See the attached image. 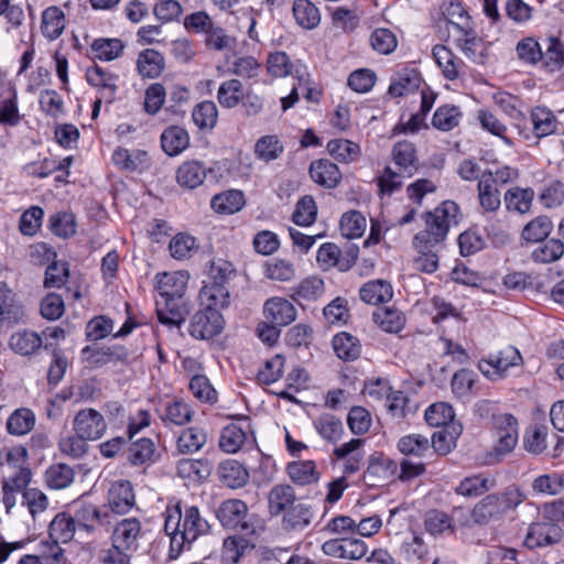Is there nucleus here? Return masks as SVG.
<instances>
[{
    "instance_id": "1",
    "label": "nucleus",
    "mask_w": 564,
    "mask_h": 564,
    "mask_svg": "<svg viewBox=\"0 0 564 564\" xmlns=\"http://www.w3.org/2000/svg\"><path fill=\"white\" fill-rule=\"evenodd\" d=\"M459 207L452 200H446L433 212L426 214L425 229L413 238V247L417 252L414 260L419 271L433 273L438 268L437 248L445 240L449 226L456 224Z\"/></svg>"
},
{
    "instance_id": "2",
    "label": "nucleus",
    "mask_w": 564,
    "mask_h": 564,
    "mask_svg": "<svg viewBox=\"0 0 564 564\" xmlns=\"http://www.w3.org/2000/svg\"><path fill=\"white\" fill-rule=\"evenodd\" d=\"M164 531L170 536L169 557L177 558L185 549L210 531L209 522L200 514L196 506L177 502L167 506L164 513Z\"/></svg>"
},
{
    "instance_id": "3",
    "label": "nucleus",
    "mask_w": 564,
    "mask_h": 564,
    "mask_svg": "<svg viewBox=\"0 0 564 564\" xmlns=\"http://www.w3.org/2000/svg\"><path fill=\"white\" fill-rule=\"evenodd\" d=\"M525 499L518 487H509L503 492L490 494L478 501L470 517L476 524H487L500 520L508 511L516 509Z\"/></svg>"
},
{
    "instance_id": "4",
    "label": "nucleus",
    "mask_w": 564,
    "mask_h": 564,
    "mask_svg": "<svg viewBox=\"0 0 564 564\" xmlns=\"http://www.w3.org/2000/svg\"><path fill=\"white\" fill-rule=\"evenodd\" d=\"M216 516L223 527L246 535L256 532L254 517L248 506L240 499H227L220 503Z\"/></svg>"
},
{
    "instance_id": "5",
    "label": "nucleus",
    "mask_w": 564,
    "mask_h": 564,
    "mask_svg": "<svg viewBox=\"0 0 564 564\" xmlns=\"http://www.w3.org/2000/svg\"><path fill=\"white\" fill-rule=\"evenodd\" d=\"M522 356L513 346H506L478 362L479 371L489 380L497 381L507 377L510 368L522 365Z\"/></svg>"
},
{
    "instance_id": "6",
    "label": "nucleus",
    "mask_w": 564,
    "mask_h": 564,
    "mask_svg": "<svg viewBox=\"0 0 564 564\" xmlns=\"http://www.w3.org/2000/svg\"><path fill=\"white\" fill-rule=\"evenodd\" d=\"M74 517L78 528L88 533L108 528L112 522V514L107 506H97L84 500L74 503Z\"/></svg>"
},
{
    "instance_id": "7",
    "label": "nucleus",
    "mask_w": 564,
    "mask_h": 564,
    "mask_svg": "<svg viewBox=\"0 0 564 564\" xmlns=\"http://www.w3.org/2000/svg\"><path fill=\"white\" fill-rule=\"evenodd\" d=\"M225 327L224 316L217 310L199 308L189 319L188 334L198 340L218 336Z\"/></svg>"
},
{
    "instance_id": "8",
    "label": "nucleus",
    "mask_w": 564,
    "mask_h": 564,
    "mask_svg": "<svg viewBox=\"0 0 564 564\" xmlns=\"http://www.w3.org/2000/svg\"><path fill=\"white\" fill-rule=\"evenodd\" d=\"M492 421L496 438L494 451L497 458H500L511 453L518 443V421L509 413L494 415Z\"/></svg>"
},
{
    "instance_id": "9",
    "label": "nucleus",
    "mask_w": 564,
    "mask_h": 564,
    "mask_svg": "<svg viewBox=\"0 0 564 564\" xmlns=\"http://www.w3.org/2000/svg\"><path fill=\"white\" fill-rule=\"evenodd\" d=\"M254 442L256 437L251 423L246 417L238 423H230L223 429L219 437V447L228 454H235L245 446H252Z\"/></svg>"
},
{
    "instance_id": "10",
    "label": "nucleus",
    "mask_w": 564,
    "mask_h": 564,
    "mask_svg": "<svg viewBox=\"0 0 564 564\" xmlns=\"http://www.w3.org/2000/svg\"><path fill=\"white\" fill-rule=\"evenodd\" d=\"M74 433L88 441H98L107 432V422L102 413L93 408L79 410L72 422Z\"/></svg>"
},
{
    "instance_id": "11",
    "label": "nucleus",
    "mask_w": 564,
    "mask_h": 564,
    "mask_svg": "<svg viewBox=\"0 0 564 564\" xmlns=\"http://www.w3.org/2000/svg\"><path fill=\"white\" fill-rule=\"evenodd\" d=\"M322 551L327 556L356 561L367 554L368 547L360 539L341 536L324 542Z\"/></svg>"
},
{
    "instance_id": "12",
    "label": "nucleus",
    "mask_w": 564,
    "mask_h": 564,
    "mask_svg": "<svg viewBox=\"0 0 564 564\" xmlns=\"http://www.w3.org/2000/svg\"><path fill=\"white\" fill-rule=\"evenodd\" d=\"M562 529L551 522H534L525 534L523 544L528 549L545 547L558 543L562 540Z\"/></svg>"
},
{
    "instance_id": "13",
    "label": "nucleus",
    "mask_w": 564,
    "mask_h": 564,
    "mask_svg": "<svg viewBox=\"0 0 564 564\" xmlns=\"http://www.w3.org/2000/svg\"><path fill=\"white\" fill-rule=\"evenodd\" d=\"M143 535L141 521L138 518H126L115 525L111 542L133 553Z\"/></svg>"
},
{
    "instance_id": "14",
    "label": "nucleus",
    "mask_w": 564,
    "mask_h": 564,
    "mask_svg": "<svg viewBox=\"0 0 564 564\" xmlns=\"http://www.w3.org/2000/svg\"><path fill=\"white\" fill-rule=\"evenodd\" d=\"M356 258L354 252L341 253L339 247L333 242L323 243L316 256L317 263L323 270L338 268L340 271H348L355 264Z\"/></svg>"
},
{
    "instance_id": "15",
    "label": "nucleus",
    "mask_w": 564,
    "mask_h": 564,
    "mask_svg": "<svg viewBox=\"0 0 564 564\" xmlns=\"http://www.w3.org/2000/svg\"><path fill=\"white\" fill-rule=\"evenodd\" d=\"M423 528L434 539L453 535L456 532L454 518L440 509H430L424 513Z\"/></svg>"
},
{
    "instance_id": "16",
    "label": "nucleus",
    "mask_w": 564,
    "mask_h": 564,
    "mask_svg": "<svg viewBox=\"0 0 564 564\" xmlns=\"http://www.w3.org/2000/svg\"><path fill=\"white\" fill-rule=\"evenodd\" d=\"M135 503L132 485L129 480L115 481L108 491V509L117 514L129 512Z\"/></svg>"
},
{
    "instance_id": "17",
    "label": "nucleus",
    "mask_w": 564,
    "mask_h": 564,
    "mask_svg": "<svg viewBox=\"0 0 564 564\" xmlns=\"http://www.w3.org/2000/svg\"><path fill=\"white\" fill-rule=\"evenodd\" d=\"M86 78L89 85L98 90L100 97L104 98L106 102L110 104L115 100L118 89L117 75L98 65H94L87 68Z\"/></svg>"
},
{
    "instance_id": "18",
    "label": "nucleus",
    "mask_w": 564,
    "mask_h": 564,
    "mask_svg": "<svg viewBox=\"0 0 564 564\" xmlns=\"http://www.w3.org/2000/svg\"><path fill=\"white\" fill-rule=\"evenodd\" d=\"M263 315L268 322L283 327L295 321L296 308L289 300L274 296L265 301Z\"/></svg>"
},
{
    "instance_id": "19",
    "label": "nucleus",
    "mask_w": 564,
    "mask_h": 564,
    "mask_svg": "<svg viewBox=\"0 0 564 564\" xmlns=\"http://www.w3.org/2000/svg\"><path fill=\"white\" fill-rule=\"evenodd\" d=\"M159 414L164 425L183 426L192 421L194 410L188 402L181 399H172L161 405Z\"/></svg>"
},
{
    "instance_id": "20",
    "label": "nucleus",
    "mask_w": 564,
    "mask_h": 564,
    "mask_svg": "<svg viewBox=\"0 0 564 564\" xmlns=\"http://www.w3.org/2000/svg\"><path fill=\"white\" fill-rule=\"evenodd\" d=\"M308 173L314 183L328 189L335 188L341 181L339 167L328 159L313 161Z\"/></svg>"
},
{
    "instance_id": "21",
    "label": "nucleus",
    "mask_w": 564,
    "mask_h": 564,
    "mask_svg": "<svg viewBox=\"0 0 564 564\" xmlns=\"http://www.w3.org/2000/svg\"><path fill=\"white\" fill-rule=\"evenodd\" d=\"M160 297H183L189 275L186 271L164 272L156 275Z\"/></svg>"
},
{
    "instance_id": "22",
    "label": "nucleus",
    "mask_w": 564,
    "mask_h": 564,
    "mask_svg": "<svg viewBox=\"0 0 564 564\" xmlns=\"http://www.w3.org/2000/svg\"><path fill=\"white\" fill-rule=\"evenodd\" d=\"M432 54L443 76L447 80H455L463 73L465 68L464 62L445 45H435Z\"/></svg>"
},
{
    "instance_id": "23",
    "label": "nucleus",
    "mask_w": 564,
    "mask_h": 564,
    "mask_svg": "<svg viewBox=\"0 0 564 564\" xmlns=\"http://www.w3.org/2000/svg\"><path fill=\"white\" fill-rule=\"evenodd\" d=\"M208 171L209 170L200 161H185L176 171V181L180 186L193 189L204 183Z\"/></svg>"
},
{
    "instance_id": "24",
    "label": "nucleus",
    "mask_w": 564,
    "mask_h": 564,
    "mask_svg": "<svg viewBox=\"0 0 564 564\" xmlns=\"http://www.w3.org/2000/svg\"><path fill=\"white\" fill-rule=\"evenodd\" d=\"M219 480L227 487L236 489L243 487L249 480V471L236 459H226L217 468Z\"/></svg>"
},
{
    "instance_id": "25",
    "label": "nucleus",
    "mask_w": 564,
    "mask_h": 564,
    "mask_svg": "<svg viewBox=\"0 0 564 564\" xmlns=\"http://www.w3.org/2000/svg\"><path fill=\"white\" fill-rule=\"evenodd\" d=\"M296 495L290 485H275L268 495L270 514L273 517L283 516L295 505Z\"/></svg>"
},
{
    "instance_id": "26",
    "label": "nucleus",
    "mask_w": 564,
    "mask_h": 564,
    "mask_svg": "<svg viewBox=\"0 0 564 564\" xmlns=\"http://www.w3.org/2000/svg\"><path fill=\"white\" fill-rule=\"evenodd\" d=\"M313 517L312 506L299 502L283 514L282 527L289 532H301L311 524Z\"/></svg>"
},
{
    "instance_id": "27",
    "label": "nucleus",
    "mask_w": 564,
    "mask_h": 564,
    "mask_svg": "<svg viewBox=\"0 0 564 564\" xmlns=\"http://www.w3.org/2000/svg\"><path fill=\"white\" fill-rule=\"evenodd\" d=\"M448 31L452 32L454 42L462 52L471 59L478 55V48L481 45L476 32L473 29H466L455 22L448 23Z\"/></svg>"
},
{
    "instance_id": "28",
    "label": "nucleus",
    "mask_w": 564,
    "mask_h": 564,
    "mask_svg": "<svg viewBox=\"0 0 564 564\" xmlns=\"http://www.w3.org/2000/svg\"><path fill=\"white\" fill-rule=\"evenodd\" d=\"M65 26V14L57 6H51L42 12L41 32L48 41L57 40L63 34Z\"/></svg>"
},
{
    "instance_id": "29",
    "label": "nucleus",
    "mask_w": 564,
    "mask_h": 564,
    "mask_svg": "<svg viewBox=\"0 0 564 564\" xmlns=\"http://www.w3.org/2000/svg\"><path fill=\"white\" fill-rule=\"evenodd\" d=\"M200 308L217 310L229 304V291L226 285L206 283L198 295Z\"/></svg>"
},
{
    "instance_id": "30",
    "label": "nucleus",
    "mask_w": 564,
    "mask_h": 564,
    "mask_svg": "<svg viewBox=\"0 0 564 564\" xmlns=\"http://www.w3.org/2000/svg\"><path fill=\"white\" fill-rule=\"evenodd\" d=\"M161 144L167 155H178L189 145L188 132L182 127L171 126L162 132Z\"/></svg>"
},
{
    "instance_id": "31",
    "label": "nucleus",
    "mask_w": 564,
    "mask_h": 564,
    "mask_svg": "<svg viewBox=\"0 0 564 564\" xmlns=\"http://www.w3.org/2000/svg\"><path fill=\"white\" fill-rule=\"evenodd\" d=\"M77 527L74 514L59 512L50 522L48 536L57 542L67 543L74 538Z\"/></svg>"
},
{
    "instance_id": "32",
    "label": "nucleus",
    "mask_w": 564,
    "mask_h": 564,
    "mask_svg": "<svg viewBox=\"0 0 564 564\" xmlns=\"http://www.w3.org/2000/svg\"><path fill=\"white\" fill-rule=\"evenodd\" d=\"M165 66L164 56L153 48H145L140 52L137 59L138 73L143 78H156L159 77Z\"/></svg>"
},
{
    "instance_id": "33",
    "label": "nucleus",
    "mask_w": 564,
    "mask_h": 564,
    "mask_svg": "<svg viewBox=\"0 0 564 564\" xmlns=\"http://www.w3.org/2000/svg\"><path fill=\"white\" fill-rule=\"evenodd\" d=\"M24 315L23 307L17 294L0 281V319L17 323Z\"/></svg>"
},
{
    "instance_id": "34",
    "label": "nucleus",
    "mask_w": 564,
    "mask_h": 564,
    "mask_svg": "<svg viewBox=\"0 0 564 564\" xmlns=\"http://www.w3.org/2000/svg\"><path fill=\"white\" fill-rule=\"evenodd\" d=\"M112 161L119 169L126 171H142L149 166V156L143 150L129 151L117 148L112 153Z\"/></svg>"
},
{
    "instance_id": "35",
    "label": "nucleus",
    "mask_w": 564,
    "mask_h": 564,
    "mask_svg": "<svg viewBox=\"0 0 564 564\" xmlns=\"http://www.w3.org/2000/svg\"><path fill=\"white\" fill-rule=\"evenodd\" d=\"M359 295L365 303L378 305L392 299L393 289L386 280H372L360 288Z\"/></svg>"
},
{
    "instance_id": "36",
    "label": "nucleus",
    "mask_w": 564,
    "mask_h": 564,
    "mask_svg": "<svg viewBox=\"0 0 564 564\" xmlns=\"http://www.w3.org/2000/svg\"><path fill=\"white\" fill-rule=\"evenodd\" d=\"M35 422L36 416L32 410L19 408L9 415L6 429L10 435L23 436L33 430Z\"/></svg>"
},
{
    "instance_id": "37",
    "label": "nucleus",
    "mask_w": 564,
    "mask_h": 564,
    "mask_svg": "<svg viewBox=\"0 0 564 564\" xmlns=\"http://www.w3.org/2000/svg\"><path fill=\"white\" fill-rule=\"evenodd\" d=\"M393 161L404 176H412L417 169V159L414 144L409 141H400L393 147Z\"/></svg>"
},
{
    "instance_id": "38",
    "label": "nucleus",
    "mask_w": 564,
    "mask_h": 564,
    "mask_svg": "<svg viewBox=\"0 0 564 564\" xmlns=\"http://www.w3.org/2000/svg\"><path fill=\"white\" fill-rule=\"evenodd\" d=\"M245 205L243 193L237 189L226 191L216 194L210 202L212 208L224 215H231L239 212Z\"/></svg>"
},
{
    "instance_id": "39",
    "label": "nucleus",
    "mask_w": 564,
    "mask_h": 564,
    "mask_svg": "<svg viewBox=\"0 0 564 564\" xmlns=\"http://www.w3.org/2000/svg\"><path fill=\"white\" fill-rule=\"evenodd\" d=\"M505 204L508 210L521 215L530 212L534 199V191L530 187H512L505 193Z\"/></svg>"
},
{
    "instance_id": "40",
    "label": "nucleus",
    "mask_w": 564,
    "mask_h": 564,
    "mask_svg": "<svg viewBox=\"0 0 564 564\" xmlns=\"http://www.w3.org/2000/svg\"><path fill=\"white\" fill-rule=\"evenodd\" d=\"M324 290V281L322 279L310 276L292 289L291 297L302 305L303 302H314L318 300L323 295Z\"/></svg>"
},
{
    "instance_id": "41",
    "label": "nucleus",
    "mask_w": 564,
    "mask_h": 564,
    "mask_svg": "<svg viewBox=\"0 0 564 564\" xmlns=\"http://www.w3.org/2000/svg\"><path fill=\"white\" fill-rule=\"evenodd\" d=\"M530 117L535 137L544 138L556 132L558 121L550 109L535 107L532 109Z\"/></svg>"
},
{
    "instance_id": "42",
    "label": "nucleus",
    "mask_w": 564,
    "mask_h": 564,
    "mask_svg": "<svg viewBox=\"0 0 564 564\" xmlns=\"http://www.w3.org/2000/svg\"><path fill=\"white\" fill-rule=\"evenodd\" d=\"M397 448L404 456L422 458L431 452V443L426 436L413 433L400 437Z\"/></svg>"
},
{
    "instance_id": "43",
    "label": "nucleus",
    "mask_w": 564,
    "mask_h": 564,
    "mask_svg": "<svg viewBox=\"0 0 564 564\" xmlns=\"http://www.w3.org/2000/svg\"><path fill=\"white\" fill-rule=\"evenodd\" d=\"M177 475L191 482H200L212 471L210 465L204 459H181L176 466Z\"/></svg>"
},
{
    "instance_id": "44",
    "label": "nucleus",
    "mask_w": 564,
    "mask_h": 564,
    "mask_svg": "<svg viewBox=\"0 0 564 564\" xmlns=\"http://www.w3.org/2000/svg\"><path fill=\"white\" fill-rule=\"evenodd\" d=\"M477 188L479 204L484 212L494 213L500 208V193L490 177L481 174Z\"/></svg>"
},
{
    "instance_id": "45",
    "label": "nucleus",
    "mask_w": 564,
    "mask_h": 564,
    "mask_svg": "<svg viewBox=\"0 0 564 564\" xmlns=\"http://www.w3.org/2000/svg\"><path fill=\"white\" fill-rule=\"evenodd\" d=\"M531 252V259L535 263H552L564 254V242L560 239L542 240Z\"/></svg>"
},
{
    "instance_id": "46",
    "label": "nucleus",
    "mask_w": 564,
    "mask_h": 564,
    "mask_svg": "<svg viewBox=\"0 0 564 564\" xmlns=\"http://www.w3.org/2000/svg\"><path fill=\"white\" fill-rule=\"evenodd\" d=\"M293 15L296 23L305 30H313L321 22L319 10L310 0H295Z\"/></svg>"
},
{
    "instance_id": "47",
    "label": "nucleus",
    "mask_w": 564,
    "mask_h": 564,
    "mask_svg": "<svg viewBox=\"0 0 564 564\" xmlns=\"http://www.w3.org/2000/svg\"><path fill=\"white\" fill-rule=\"evenodd\" d=\"M48 488L61 490L69 487L75 478L74 469L63 463L51 465L44 475Z\"/></svg>"
},
{
    "instance_id": "48",
    "label": "nucleus",
    "mask_w": 564,
    "mask_h": 564,
    "mask_svg": "<svg viewBox=\"0 0 564 564\" xmlns=\"http://www.w3.org/2000/svg\"><path fill=\"white\" fill-rule=\"evenodd\" d=\"M328 153L341 163H351L361 154L359 144L347 139H333L326 144Z\"/></svg>"
},
{
    "instance_id": "49",
    "label": "nucleus",
    "mask_w": 564,
    "mask_h": 564,
    "mask_svg": "<svg viewBox=\"0 0 564 564\" xmlns=\"http://www.w3.org/2000/svg\"><path fill=\"white\" fill-rule=\"evenodd\" d=\"M286 471L292 481L301 486L314 484L319 478V474L313 460L290 463L286 467Z\"/></svg>"
},
{
    "instance_id": "50",
    "label": "nucleus",
    "mask_w": 564,
    "mask_h": 564,
    "mask_svg": "<svg viewBox=\"0 0 564 564\" xmlns=\"http://www.w3.org/2000/svg\"><path fill=\"white\" fill-rule=\"evenodd\" d=\"M462 433L460 424H451L447 427H443L436 431L432 435L431 446L434 451L441 455H446L455 446L458 436Z\"/></svg>"
},
{
    "instance_id": "51",
    "label": "nucleus",
    "mask_w": 564,
    "mask_h": 564,
    "mask_svg": "<svg viewBox=\"0 0 564 564\" xmlns=\"http://www.w3.org/2000/svg\"><path fill=\"white\" fill-rule=\"evenodd\" d=\"M155 455V444L147 437L133 442L128 449V460L134 466L153 463Z\"/></svg>"
},
{
    "instance_id": "52",
    "label": "nucleus",
    "mask_w": 564,
    "mask_h": 564,
    "mask_svg": "<svg viewBox=\"0 0 564 564\" xmlns=\"http://www.w3.org/2000/svg\"><path fill=\"white\" fill-rule=\"evenodd\" d=\"M207 441V435L203 429L188 427L180 434L176 441V448L181 454H193L198 452Z\"/></svg>"
},
{
    "instance_id": "53",
    "label": "nucleus",
    "mask_w": 564,
    "mask_h": 564,
    "mask_svg": "<svg viewBox=\"0 0 564 564\" xmlns=\"http://www.w3.org/2000/svg\"><path fill=\"white\" fill-rule=\"evenodd\" d=\"M243 97V86L240 80L231 78L220 84L217 91V100L224 108L237 107Z\"/></svg>"
},
{
    "instance_id": "54",
    "label": "nucleus",
    "mask_w": 564,
    "mask_h": 564,
    "mask_svg": "<svg viewBox=\"0 0 564 564\" xmlns=\"http://www.w3.org/2000/svg\"><path fill=\"white\" fill-rule=\"evenodd\" d=\"M333 348L337 357L343 360H355L361 352L359 340L348 333L335 335L333 338Z\"/></svg>"
},
{
    "instance_id": "55",
    "label": "nucleus",
    "mask_w": 564,
    "mask_h": 564,
    "mask_svg": "<svg viewBox=\"0 0 564 564\" xmlns=\"http://www.w3.org/2000/svg\"><path fill=\"white\" fill-rule=\"evenodd\" d=\"M48 505L47 496L39 488L31 487L22 492V506L28 509L34 522L47 510Z\"/></svg>"
},
{
    "instance_id": "56",
    "label": "nucleus",
    "mask_w": 564,
    "mask_h": 564,
    "mask_svg": "<svg viewBox=\"0 0 564 564\" xmlns=\"http://www.w3.org/2000/svg\"><path fill=\"white\" fill-rule=\"evenodd\" d=\"M284 147L278 135L268 134L257 140L254 144L256 156L263 162H271L281 156Z\"/></svg>"
},
{
    "instance_id": "57",
    "label": "nucleus",
    "mask_w": 564,
    "mask_h": 564,
    "mask_svg": "<svg viewBox=\"0 0 564 564\" xmlns=\"http://www.w3.org/2000/svg\"><path fill=\"white\" fill-rule=\"evenodd\" d=\"M9 344L12 350L25 356L37 350L42 346L43 339L34 332L22 330L14 333L10 337Z\"/></svg>"
},
{
    "instance_id": "58",
    "label": "nucleus",
    "mask_w": 564,
    "mask_h": 564,
    "mask_svg": "<svg viewBox=\"0 0 564 564\" xmlns=\"http://www.w3.org/2000/svg\"><path fill=\"white\" fill-rule=\"evenodd\" d=\"M553 229V223L547 216H538L522 229L521 237L525 241L540 242L545 240Z\"/></svg>"
},
{
    "instance_id": "59",
    "label": "nucleus",
    "mask_w": 564,
    "mask_h": 564,
    "mask_svg": "<svg viewBox=\"0 0 564 564\" xmlns=\"http://www.w3.org/2000/svg\"><path fill=\"white\" fill-rule=\"evenodd\" d=\"M124 48L119 39H96L90 46L95 58L100 61H112L118 58Z\"/></svg>"
},
{
    "instance_id": "60",
    "label": "nucleus",
    "mask_w": 564,
    "mask_h": 564,
    "mask_svg": "<svg viewBox=\"0 0 564 564\" xmlns=\"http://www.w3.org/2000/svg\"><path fill=\"white\" fill-rule=\"evenodd\" d=\"M454 410L445 402H438L430 405L425 411V421L431 426L447 427L451 424H457L454 421Z\"/></svg>"
},
{
    "instance_id": "61",
    "label": "nucleus",
    "mask_w": 564,
    "mask_h": 564,
    "mask_svg": "<svg viewBox=\"0 0 564 564\" xmlns=\"http://www.w3.org/2000/svg\"><path fill=\"white\" fill-rule=\"evenodd\" d=\"M462 112L459 107L454 105H444L434 112L432 124L437 130L449 131L459 124Z\"/></svg>"
},
{
    "instance_id": "62",
    "label": "nucleus",
    "mask_w": 564,
    "mask_h": 564,
    "mask_svg": "<svg viewBox=\"0 0 564 564\" xmlns=\"http://www.w3.org/2000/svg\"><path fill=\"white\" fill-rule=\"evenodd\" d=\"M494 487V480L482 474L466 477L456 487V492L464 497H476Z\"/></svg>"
},
{
    "instance_id": "63",
    "label": "nucleus",
    "mask_w": 564,
    "mask_h": 564,
    "mask_svg": "<svg viewBox=\"0 0 564 564\" xmlns=\"http://www.w3.org/2000/svg\"><path fill=\"white\" fill-rule=\"evenodd\" d=\"M532 489L536 494L556 496L564 490V476L558 473L540 475L532 481Z\"/></svg>"
},
{
    "instance_id": "64",
    "label": "nucleus",
    "mask_w": 564,
    "mask_h": 564,
    "mask_svg": "<svg viewBox=\"0 0 564 564\" xmlns=\"http://www.w3.org/2000/svg\"><path fill=\"white\" fill-rule=\"evenodd\" d=\"M367 228V220L361 213L350 210L345 213L340 219L341 235L348 239L360 238Z\"/></svg>"
}]
</instances>
